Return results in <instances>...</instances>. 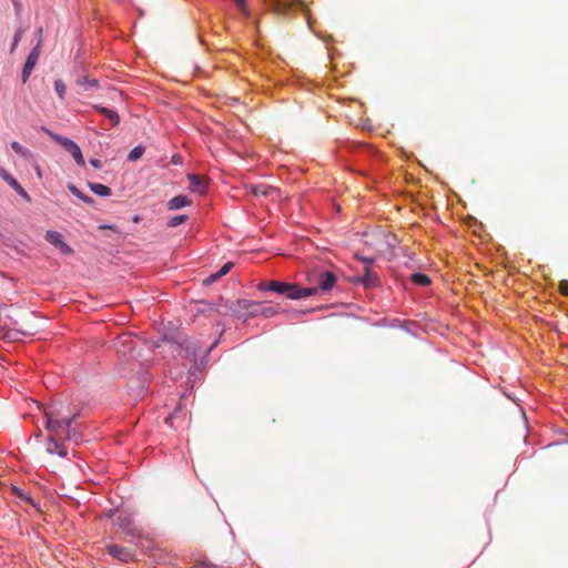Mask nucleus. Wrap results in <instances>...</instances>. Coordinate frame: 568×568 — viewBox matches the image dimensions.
Segmentation results:
<instances>
[{"mask_svg":"<svg viewBox=\"0 0 568 568\" xmlns=\"http://www.w3.org/2000/svg\"><path fill=\"white\" fill-rule=\"evenodd\" d=\"M336 284V275L331 271H323L318 274L317 291L327 292Z\"/></svg>","mask_w":568,"mask_h":568,"instance_id":"f8f14e48","label":"nucleus"},{"mask_svg":"<svg viewBox=\"0 0 568 568\" xmlns=\"http://www.w3.org/2000/svg\"><path fill=\"white\" fill-rule=\"evenodd\" d=\"M69 153L71 154V156L78 165L83 166L85 164L82 151L78 144H75V146H73V149Z\"/></svg>","mask_w":568,"mask_h":568,"instance_id":"cd10ccee","label":"nucleus"},{"mask_svg":"<svg viewBox=\"0 0 568 568\" xmlns=\"http://www.w3.org/2000/svg\"><path fill=\"white\" fill-rule=\"evenodd\" d=\"M54 91L60 100H64L65 98V83L61 79L54 80Z\"/></svg>","mask_w":568,"mask_h":568,"instance_id":"c85d7f7f","label":"nucleus"},{"mask_svg":"<svg viewBox=\"0 0 568 568\" xmlns=\"http://www.w3.org/2000/svg\"><path fill=\"white\" fill-rule=\"evenodd\" d=\"M191 200L186 195L180 194L169 200L166 203V207L170 211H175L189 206L191 205Z\"/></svg>","mask_w":568,"mask_h":568,"instance_id":"2eb2a0df","label":"nucleus"},{"mask_svg":"<svg viewBox=\"0 0 568 568\" xmlns=\"http://www.w3.org/2000/svg\"><path fill=\"white\" fill-rule=\"evenodd\" d=\"M179 347L184 352L185 357L193 362L196 361L200 352L202 351V346L199 342H194L187 337H184L179 342Z\"/></svg>","mask_w":568,"mask_h":568,"instance_id":"9b49d317","label":"nucleus"},{"mask_svg":"<svg viewBox=\"0 0 568 568\" xmlns=\"http://www.w3.org/2000/svg\"><path fill=\"white\" fill-rule=\"evenodd\" d=\"M145 152V148L141 144L134 146L130 152H129V155H128V161L130 162H135L136 160H139Z\"/></svg>","mask_w":568,"mask_h":568,"instance_id":"a878e982","label":"nucleus"},{"mask_svg":"<svg viewBox=\"0 0 568 568\" xmlns=\"http://www.w3.org/2000/svg\"><path fill=\"white\" fill-rule=\"evenodd\" d=\"M22 33H23V28H22V27H20V28L16 31V33H14V36H13L12 43H11V52H13V51L17 49V47H18V44H19V42L21 41Z\"/></svg>","mask_w":568,"mask_h":568,"instance_id":"7c9ffc66","label":"nucleus"},{"mask_svg":"<svg viewBox=\"0 0 568 568\" xmlns=\"http://www.w3.org/2000/svg\"><path fill=\"white\" fill-rule=\"evenodd\" d=\"M409 278L417 286L424 287V286H428L432 283V280L428 275H426L424 273H419V272L413 273L409 276Z\"/></svg>","mask_w":568,"mask_h":568,"instance_id":"412c9836","label":"nucleus"},{"mask_svg":"<svg viewBox=\"0 0 568 568\" xmlns=\"http://www.w3.org/2000/svg\"><path fill=\"white\" fill-rule=\"evenodd\" d=\"M77 85L84 88L85 90H92L100 88L98 79H89L85 75H80L75 80Z\"/></svg>","mask_w":568,"mask_h":568,"instance_id":"aec40b11","label":"nucleus"},{"mask_svg":"<svg viewBox=\"0 0 568 568\" xmlns=\"http://www.w3.org/2000/svg\"><path fill=\"white\" fill-rule=\"evenodd\" d=\"M186 419L185 406L180 402L174 407L173 412L165 418V424L171 428L178 429Z\"/></svg>","mask_w":568,"mask_h":568,"instance_id":"9d476101","label":"nucleus"},{"mask_svg":"<svg viewBox=\"0 0 568 568\" xmlns=\"http://www.w3.org/2000/svg\"><path fill=\"white\" fill-rule=\"evenodd\" d=\"M280 313H281V310L277 307L267 306V305H264L263 303L260 304L258 316L261 315L265 318H271Z\"/></svg>","mask_w":568,"mask_h":568,"instance_id":"393cba45","label":"nucleus"},{"mask_svg":"<svg viewBox=\"0 0 568 568\" xmlns=\"http://www.w3.org/2000/svg\"><path fill=\"white\" fill-rule=\"evenodd\" d=\"M33 169L36 171V174L38 175V178H42V171H41V168L40 165L34 161V164H33Z\"/></svg>","mask_w":568,"mask_h":568,"instance_id":"ea45409f","label":"nucleus"},{"mask_svg":"<svg viewBox=\"0 0 568 568\" xmlns=\"http://www.w3.org/2000/svg\"><path fill=\"white\" fill-rule=\"evenodd\" d=\"M236 8L244 14H248L247 7H246V0H233Z\"/></svg>","mask_w":568,"mask_h":568,"instance_id":"2f4dec72","label":"nucleus"},{"mask_svg":"<svg viewBox=\"0 0 568 568\" xmlns=\"http://www.w3.org/2000/svg\"><path fill=\"white\" fill-rule=\"evenodd\" d=\"M42 27H40L38 29V42L36 44V47L29 52L26 61H24V64H23V68H22V71H21V81L22 83H26L33 69L36 68L38 61H39V58H40V53H41V43H42Z\"/></svg>","mask_w":568,"mask_h":568,"instance_id":"7ed1b4c3","label":"nucleus"},{"mask_svg":"<svg viewBox=\"0 0 568 568\" xmlns=\"http://www.w3.org/2000/svg\"><path fill=\"white\" fill-rule=\"evenodd\" d=\"M403 321L399 318H393L390 323L388 324L389 327H400Z\"/></svg>","mask_w":568,"mask_h":568,"instance_id":"4c0bfd02","label":"nucleus"},{"mask_svg":"<svg viewBox=\"0 0 568 568\" xmlns=\"http://www.w3.org/2000/svg\"><path fill=\"white\" fill-rule=\"evenodd\" d=\"M412 325H414V322H412V321H403V323H402L399 328H402V329H404V331L409 333L410 332L409 326H412Z\"/></svg>","mask_w":568,"mask_h":568,"instance_id":"c9c22d12","label":"nucleus"},{"mask_svg":"<svg viewBox=\"0 0 568 568\" xmlns=\"http://www.w3.org/2000/svg\"><path fill=\"white\" fill-rule=\"evenodd\" d=\"M90 164H91L94 169H101V168H102V162H101V160H99V159H91V160H90Z\"/></svg>","mask_w":568,"mask_h":568,"instance_id":"e433bc0d","label":"nucleus"},{"mask_svg":"<svg viewBox=\"0 0 568 568\" xmlns=\"http://www.w3.org/2000/svg\"><path fill=\"white\" fill-rule=\"evenodd\" d=\"M11 149L21 158L27 161H34L33 153L26 146L21 145L19 142L13 141L10 144Z\"/></svg>","mask_w":568,"mask_h":568,"instance_id":"a211bd4d","label":"nucleus"},{"mask_svg":"<svg viewBox=\"0 0 568 568\" xmlns=\"http://www.w3.org/2000/svg\"><path fill=\"white\" fill-rule=\"evenodd\" d=\"M105 549L110 556L122 562H130L135 556L132 549L115 544L108 545Z\"/></svg>","mask_w":568,"mask_h":568,"instance_id":"0eeeda50","label":"nucleus"},{"mask_svg":"<svg viewBox=\"0 0 568 568\" xmlns=\"http://www.w3.org/2000/svg\"><path fill=\"white\" fill-rule=\"evenodd\" d=\"M187 179L190 182V190L192 192L204 193L206 191V183L197 174L190 173Z\"/></svg>","mask_w":568,"mask_h":568,"instance_id":"f3484780","label":"nucleus"},{"mask_svg":"<svg viewBox=\"0 0 568 568\" xmlns=\"http://www.w3.org/2000/svg\"><path fill=\"white\" fill-rule=\"evenodd\" d=\"M42 131H44L54 142L61 145L67 152H70L77 144L70 138L57 134L44 126H42Z\"/></svg>","mask_w":568,"mask_h":568,"instance_id":"4468645a","label":"nucleus"},{"mask_svg":"<svg viewBox=\"0 0 568 568\" xmlns=\"http://www.w3.org/2000/svg\"><path fill=\"white\" fill-rule=\"evenodd\" d=\"M355 284L362 285L364 288H375L381 285L379 277L372 272L369 266L364 267V273L354 278Z\"/></svg>","mask_w":568,"mask_h":568,"instance_id":"6e6552de","label":"nucleus"},{"mask_svg":"<svg viewBox=\"0 0 568 568\" xmlns=\"http://www.w3.org/2000/svg\"><path fill=\"white\" fill-rule=\"evenodd\" d=\"M261 302L239 298L232 303L231 311L236 318H250L258 316Z\"/></svg>","mask_w":568,"mask_h":568,"instance_id":"f03ea898","label":"nucleus"},{"mask_svg":"<svg viewBox=\"0 0 568 568\" xmlns=\"http://www.w3.org/2000/svg\"><path fill=\"white\" fill-rule=\"evenodd\" d=\"M233 266V263L232 262H226L219 271H217V276H224L226 275L231 268Z\"/></svg>","mask_w":568,"mask_h":568,"instance_id":"473e14b6","label":"nucleus"},{"mask_svg":"<svg viewBox=\"0 0 568 568\" xmlns=\"http://www.w3.org/2000/svg\"><path fill=\"white\" fill-rule=\"evenodd\" d=\"M44 239L48 243L57 247L61 254L71 255L73 253V248L64 241L60 232L49 230L45 232Z\"/></svg>","mask_w":568,"mask_h":568,"instance_id":"423d86ee","label":"nucleus"},{"mask_svg":"<svg viewBox=\"0 0 568 568\" xmlns=\"http://www.w3.org/2000/svg\"><path fill=\"white\" fill-rule=\"evenodd\" d=\"M560 292L568 296V280H564L560 282Z\"/></svg>","mask_w":568,"mask_h":568,"instance_id":"f704fd0d","label":"nucleus"},{"mask_svg":"<svg viewBox=\"0 0 568 568\" xmlns=\"http://www.w3.org/2000/svg\"><path fill=\"white\" fill-rule=\"evenodd\" d=\"M194 568H224L223 565L211 561L206 556L200 555L193 559Z\"/></svg>","mask_w":568,"mask_h":568,"instance_id":"6ab92c4d","label":"nucleus"},{"mask_svg":"<svg viewBox=\"0 0 568 568\" xmlns=\"http://www.w3.org/2000/svg\"><path fill=\"white\" fill-rule=\"evenodd\" d=\"M92 109L102 114L109 121L112 128H115L120 124L121 119L115 110L105 108L101 104H93Z\"/></svg>","mask_w":568,"mask_h":568,"instance_id":"ddd939ff","label":"nucleus"},{"mask_svg":"<svg viewBox=\"0 0 568 568\" xmlns=\"http://www.w3.org/2000/svg\"><path fill=\"white\" fill-rule=\"evenodd\" d=\"M68 189L72 195H74L75 197L81 200L83 203L90 204V205L94 203L93 197L82 193L75 185L69 184Z\"/></svg>","mask_w":568,"mask_h":568,"instance_id":"b1692460","label":"nucleus"},{"mask_svg":"<svg viewBox=\"0 0 568 568\" xmlns=\"http://www.w3.org/2000/svg\"><path fill=\"white\" fill-rule=\"evenodd\" d=\"M171 161H172V163H174V164H176V165H178V164H182V158H181V155H178V154H174V155L172 156Z\"/></svg>","mask_w":568,"mask_h":568,"instance_id":"a19ab883","label":"nucleus"},{"mask_svg":"<svg viewBox=\"0 0 568 568\" xmlns=\"http://www.w3.org/2000/svg\"><path fill=\"white\" fill-rule=\"evenodd\" d=\"M316 293H317L316 287H301L297 284H294V291H293V294L290 295V300L297 301V300L313 296Z\"/></svg>","mask_w":568,"mask_h":568,"instance_id":"dca6fc26","label":"nucleus"},{"mask_svg":"<svg viewBox=\"0 0 568 568\" xmlns=\"http://www.w3.org/2000/svg\"><path fill=\"white\" fill-rule=\"evenodd\" d=\"M0 178L7 184H9L24 201L31 202L29 193L22 187L18 180L2 166H0Z\"/></svg>","mask_w":568,"mask_h":568,"instance_id":"1a4fd4ad","label":"nucleus"},{"mask_svg":"<svg viewBox=\"0 0 568 568\" xmlns=\"http://www.w3.org/2000/svg\"><path fill=\"white\" fill-rule=\"evenodd\" d=\"M267 186L266 185H253L251 187V193L256 195V196H267L268 195V191H267Z\"/></svg>","mask_w":568,"mask_h":568,"instance_id":"c756f323","label":"nucleus"},{"mask_svg":"<svg viewBox=\"0 0 568 568\" xmlns=\"http://www.w3.org/2000/svg\"><path fill=\"white\" fill-rule=\"evenodd\" d=\"M215 345H216V342H215V343H213V344L210 346V348H207L206 354H209Z\"/></svg>","mask_w":568,"mask_h":568,"instance_id":"79ce46f5","label":"nucleus"},{"mask_svg":"<svg viewBox=\"0 0 568 568\" xmlns=\"http://www.w3.org/2000/svg\"><path fill=\"white\" fill-rule=\"evenodd\" d=\"M256 287L260 292H273L278 295H284L290 300V295L293 294L294 291V283L283 281L261 282Z\"/></svg>","mask_w":568,"mask_h":568,"instance_id":"39448f33","label":"nucleus"},{"mask_svg":"<svg viewBox=\"0 0 568 568\" xmlns=\"http://www.w3.org/2000/svg\"><path fill=\"white\" fill-rule=\"evenodd\" d=\"M356 257L365 264V266H369L375 262V258L372 256H359L356 254Z\"/></svg>","mask_w":568,"mask_h":568,"instance_id":"72a5a7b5","label":"nucleus"},{"mask_svg":"<svg viewBox=\"0 0 568 568\" xmlns=\"http://www.w3.org/2000/svg\"><path fill=\"white\" fill-rule=\"evenodd\" d=\"M44 415L45 428L52 433L48 438L47 453L65 458L68 456V449L63 442H72L75 445L82 442L81 434L73 427L78 415L62 416L60 412L53 410H45Z\"/></svg>","mask_w":568,"mask_h":568,"instance_id":"f257e3e1","label":"nucleus"},{"mask_svg":"<svg viewBox=\"0 0 568 568\" xmlns=\"http://www.w3.org/2000/svg\"><path fill=\"white\" fill-rule=\"evenodd\" d=\"M12 493L14 494L16 497H18L19 499H21L23 501H27L34 508L38 507V504L34 501V499L29 494H27L22 488L12 486Z\"/></svg>","mask_w":568,"mask_h":568,"instance_id":"4be33fe9","label":"nucleus"},{"mask_svg":"<svg viewBox=\"0 0 568 568\" xmlns=\"http://www.w3.org/2000/svg\"><path fill=\"white\" fill-rule=\"evenodd\" d=\"M187 220H189V216L186 214L175 215V216H172L171 219H169V221L166 222V226L168 227H176L179 225L184 224Z\"/></svg>","mask_w":568,"mask_h":568,"instance_id":"bb28decb","label":"nucleus"},{"mask_svg":"<svg viewBox=\"0 0 568 568\" xmlns=\"http://www.w3.org/2000/svg\"><path fill=\"white\" fill-rule=\"evenodd\" d=\"M116 525L135 544L144 536L143 529L135 525L132 515L120 516Z\"/></svg>","mask_w":568,"mask_h":568,"instance_id":"20e7f679","label":"nucleus"},{"mask_svg":"<svg viewBox=\"0 0 568 568\" xmlns=\"http://www.w3.org/2000/svg\"><path fill=\"white\" fill-rule=\"evenodd\" d=\"M219 278H221V276H217V272L211 274L206 280H205V283H213L215 281H217Z\"/></svg>","mask_w":568,"mask_h":568,"instance_id":"58836bf2","label":"nucleus"},{"mask_svg":"<svg viewBox=\"0 0 568 568\" xmlns=\"http://www.w3.org/2000/svg\"><path fill=\"white\" fill-rule=\"evenodd\" d=\"M89 187H90L91 192H93L94 194H97L99 196L111 195V189L104 184L93 182V183H89Z\"/></svg>","mask_w":568,"mask_h":568,"instance_id":"5701e85b","label":"nucleus"}]
</instances>
